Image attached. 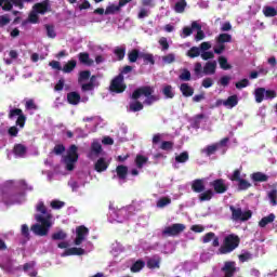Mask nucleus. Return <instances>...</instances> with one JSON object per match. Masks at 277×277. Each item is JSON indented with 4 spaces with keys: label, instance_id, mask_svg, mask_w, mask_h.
I'll list each match as a JSON object with an SVG mask.
<instances>
[{
    "label": "nucleus",
    "instance_id": "obj_59",
    "mask_svg": "<svg viewBox=\"0 0 277 277\" xmlns=\"http://www.w3.org/2000/svg\"><path fill=\"white\" fill-rule=\"evenodd\" d=\"M237 184H238V189H240V192L249 189V187L251 186L250 182H248V180H246V177L240 180Z\"/></svg>",
    "mask_w": 277,
    "mask_h": 277
},
{
    "label": "nucleus",
    "instance_id": "obj_50",
    "mask_svg": "<svg viewBox=\"0 0 277 277\" xmlns=\"http://www.w3.org/2000/svg\"><path fill=\"white\" fill-rule=\"evenodd\" d=\"M66 237H68V235L66 234V232L64 230H57L52 235V239L54 241H64V239H66Z\"/></svg>",
    "mask_w": 277,
    "mask_h": 277
},
{
    "label": "nucleus",
    "instance_id": "obj_42",
    "mask_svg": "<svg viewBox=\"0 0 277 277\" xmlns=\"http://www.w3.org/2000/svg\"><path fill=\"white\" fill-rule=\"evenodd\" d=\"M145 163H148V157L144 155H137L135 158V166L141 170Z\"/></svg>",
    "mask_w": 277,
    "mask_h": 277
},
{
    "label": "nucleus",
    "instance_id": "obj_3",
    "mask_svg": "<svg viewBox=\"0 0 277 277\" xmlns=\"http://www.w3.org/2000/svg\"><path fill=\"white\" fill-rule=\"evenodd\" d=\"M88 235H90V230L85 226H79L76 228V237L74 239L75 246H81L80 248L72 247L66 249L65 252L61 254V256H81L83 254H88L94 250V245L88 241Z\"/></svg>",
    "mask_w": 277,
    "mask_h": 277
},
{
    "label": "nucleus",
    "instance_id": "obj_48",
    "mask_svg": "<svg viewBox=\"0 0 277 277\" xmlns=\"http://www.w3.org/2000/svg\"><path fill=\"white\" fill-rule=\"evenodd\" d=\"M140 55H142V52H140L138 50H132L128 54V60L129 62H131V64H134V62H137V60H140Z\"/></svg>",
    "mask_w": 277,
    "mask_h": 277
},
{
    "label": "nucleus",
    "instance_id": "obj_55",
    "mask_svg": "<svg viewBox=\"0 0 277 277\" xmlns=\"http://www.w3.org/2000/svg\"><path fill=\"white\" fill-rule=\"evenodd\" d=\"M219 64H220L222 70H230V64H228V60H226V57L220 56Z\"/></svg>",
    "mask_w": 277,
    "mask_h": 277
},
{
    "label": "nucleus",
    "instance_id": "obj_13",
    "mask_svg": "<svg viewBox=\"0 0 277 277\" xmlns=\"http://www.w3.org/2000/svg\"><path fill=\"white\" fill-rule=\"evenodd\" d=\"M185 228V224L175 223L171 226L164 227L162 235H164V237H176V235H181Z\"/></svg>",
    "mask_w": 277,
    "mask_h": 277
},
{
    "label": "nucleus",
    "instance_id": "obj_64",
    "mask_svg": "<svg viewBox=\"0 0 277 277\" xmlns=\"http://www.w3.org/2000/svg\"><path fill=\"white\" fill-rule=\"evenodd\" d=\"M45 29L48 38H55V36H57V34L55 32V27H53V25H45Z\"/></svg>",
    "mask_w": 277,
    "mask_h": 277
},
{
    "label": "nucleus",
    "instance_id": "obj_61",
    "mask_svg": "<svg viewBox=\"0 0 277 277\" xmlns=\"http://www.w3.org/2000/svg\"><path fill=\"white\" fill-rule=\"evenodd\" d=\"M194 23H192V27H184L181 34V38H188V36H192L194 34Z\"/></svg>",
    "mask_w": 277,
    "mask_h": 277
},
{
    "label": "nucleus",
    "instance_id": "obj_58",
    "mask_svg": "<svg viewBox=\"0 0 277 277\" xmlns=\"http://www.w3.org/2000/svg\"><path fill=\"white\" fill-rule=\"evenodd\" d=\"M200 53H201L200 48L193 47V48H190V50H188L187 55H188V57L194 58V57L200 56L201 55Z\"/></svg>",
    "mask_w": 277,
    "mask_h": 277
},
{
    "label": "nucleus",
    "instance_id": "obj_18",
    "mask_svg": "<svg viewBox=\"0 0 277 277\" xmlns=\"http://www.w3.org/2000/svg\"><path fill=\"white\" fill-rule=\"evenodd\" d=\"M88 101H90V97H88L87 95H83L81 97V95L78 92H69L67 94V102L69 103V105H77L78 103H88Z\"/></svg>",
    "mask_w": 277,
    "mask_h": 277
},
{
    "label": "nucleus",
    "instance_id": "obj_53",
    "mask_svg": "<svg viewBox=\"0 0 277 277\" xmlns=\"http://www.w3.org/2000/svg\"><path fill=\"white\" fill-rule=\"evenodd\" d=\"M252 180L259 183H264L267 181V176L262 172H256L252 174Z\"/></svg>",
    "mask_w": 277,
    "mask_h": 277
},
{
    "label": "nucleus",
    "instance_id": "obj_5",
    "mask_svg": "<svg viewBox=\"0 0 277 277\" xmlns=\"http://www.w3.org/2000/svg\"><path fill=\"white\" fill-rule=\"evenodd\" d=\"M131 215H135V206H128L116 210L115 208H109L108 220L109 222H126Z\"/></svg>",
    "mask_w": 277,
    "mask_h": 277
},
{
    "label": "nucleus",
    "instance_id": "obj_47",
    "mask_svg": "<svg viewBox=\"0 0 277 277\" xmlns=\"http://www.w3.org/2000/svg\"><path fill=\"white\" fill-rule=\"evenodd\" d=\"M149 16H150V9L146 6H141L138 9L137 18L144 19V18H148Z\"/></svg>",
    "mask_w": 277,
    "mask_h": 277
},
{
    "label": "nucleus",
    "instance_id": "obj_37",
    "mask_svg": "<svg viewBox=\"0 0 277 277\" xmlns=\"http://www.w3.org/2000/svg\"><path fill=\"white\" fill-rule=\"evenodd\" d=\"M180 90H181L183 96H194V88H192L187 83H182L180 87Z\"/></svg>",
    "mask_w": 277,
    "mask_h": 277
},
{
    "label": "nucleus",
    "instance_id": "obj_30",
    "mask_svg": "<svg viewBox=\"0 0 277 277\" xmlns=\"http://www.w3.org/2000/svg\"><path fill=\"white\" fill-rule=\"evenodd\" d=\"M205 183H207V180H195L192 184V189L196 194H202L205 192Z\"/></svg>",
    "mask_w": 277,
    "mask_h": 277
},
{
    "label": "nucleus",
    "instance_id": "obj_29",
    "mask_svg": "<svg viewBox=\"0 0 277 277\" xmlns=\"http://www.w3.org/2000/svg\"><path fill=\"white\" fill-rule=\"evenodd\" d=\"M83 122H91V124H87V129L94 133V131H96V126L101 122V119L98 117H87L83 118Z\"/></svg>",
    "mask_w": 277,
    "mask_h": 277
},
{
    "label": "nucleus",
    "instance_id": "obj_49",
    "mask_svg": "<svg viewBox=\"0 0 277 277\" xmlns=\"http://www.w3.org/2000/svg\"><path fill=\"white\" fill-rule=\"evenodd\" d=\"M144 265H146V263H144L142 260H138L131 266L130 269L133 272V274H137V272H142V269H144Z\"/></svg>",
    "mask_w": 277,
    "mask_h": 277
},
{
    "label": "nucleus",
    "instance_id": "obj_7",
    "mask_svg": "<svg viewBox=\"0 0 277 277\" xmlns=\"http://www.w3.org/2000/svg\"><path fill=\"white\" fill-rule=\"evenodd\" d=\"M77 150H78L77 145H71L67 149V155L63 157V163L66 170H68V172H71V170H75V163H77L79 159V154H77Z\"/></svg>",
    "mask_w": 277,
    "mask_h": 277
},
{
    "label": "nucleus",
    "instance_id": "obj_22",
    "mask_svg": "<svg viewBox=\"0 0 277 277\" xmlns=\"http://www.w3.org/2000/svg\"><path fill=\"white\" fill-rule=\"evenodd\" d=\"M117 175H114V179H118L119 184L122 185L127 181V174L129 172V168L126 166H118L116 169Z\"/></svg>",
    "mask_w": 277,
    "mask_h": 277
},
{
    "label": "nucleus",
    "instance_id": "obj_10",
    "mask_svg": "<svg viewBox=\"0 0 277 277\" xmlns=\"http://www.w3.org/2000/svg\"><path fill=\"white\" fill-rule=\"evenodd\" d=\"M226 144H228V138H223L220 143H215L213 145L207 146L201 150V153H203V155H207V157H211V155H215L217 150H221L222 154H225Z\"/></svg>",
    "mask_w": 277,
    "mask_h": 277
},
{
    "label": "nucleus",
    "instance_id": "obj_39",
    "mask_svg": "<svg viewBox=\"0 0 277 277\" xmlns=\"http://www.w3.org/2000/svg\"><path fill=\"white\" fill-rule=\"evenodd\" d=\"M120 10H122V8L119 4L110 3V4H108V6L105 10V14L106 15L118 14L120 12Z\"/></svg>",
    "mask_w": 277,
    "mask_h": 277
},
{
    "label": "nucleus",
    "instance_id": "obj_2",
    "mask_svg": "<svg viewBox=\"0 0 277 277\" xmlns=\"http://www.w3.org/2000/svg\"><path fill=\"white\" fill-rule=\"evenodd\" d=\"M36 211L37 214L35 215V220L38 223L34 224L30 227V230L38 237H47L49 230H51V226H53V214L47 210L44 201H38Z\"/></svg>",
    "mask_w": 277,
    "mask_h": 277
},
{
    "label": "nucleus",
    "instance_id": "obj_23",
    "mask_svg": "<svg viewBox=\"0 0 277 277\" xmlns=\"http://www.w3.org/2000/svg\"><path fill=\"white\" fill-rule=\"evenodd\" d=\"M97 85H98V82L96 81V76H92L90 78L89 83L81 84V90H82V92H93L94 88H97Z\"/></svg>",
    "mask_w": 277,
    "mask_h": 277
},
{
    "label": "nucleus",
    "instance_id": "obj_34",
    "mask_svg": "<svg viewBox=\"0 0 277 277\" xmlns=\"http://www.w3.org/2000/svg\"><path fill=\"white\" fill-rule=\"evenodd\" d=\"M13 153H14L15 157H19V158L26 157L27 147H25V145H23V144H17L14 146Z\"/></svg>",
    "mask_w": 277,
    "mask_h": 277
},
{
    "label": "nucleus",
    "instance_id": "obj_17",
    "mask_svg": "<svg viewBox=\"0 0 277 277\" xmlns=\"http://www.w3.org/2000/svg\"><path fill=\"white\" fill-rule=\"evenodd\" d=\"M188 161H189V153L183 151L181 154H175V157L174 159H172L171 163L175 170H179L181 166H183L184 163H187Z\"/></svg>",
    "mask_w": 277,
    "mask_h": 277
},
{
    "label": "nucleus",
    "instance_id": "obj_52",
    "mask_svg": "<svg viewBox=\"0 0 277 277\" xmlns=\"http://www.w3.org/2000/svg\"><path fill=\"white\" fill-rule=\"evenodd\" d=\"M77 67V61L71 60L65 66L63 67V72H72L75 68Z\"/></svg>",
    "mask_w": 277,
    "mask_h": 277
},
{
    "label": "nucleus",
    "instance_id": "obj_45",
    "mask_svg": "<svg viewBox=\"0 0 277 277\" xmlns=\"http://www.w3.org/2000/svg\"><path fill=\"white\" fill-rule=\"evenodd\" d=\"M243 179H246V174H241L240 170H235L234 173L229 175V181H233L236 183L242 181Z\"/></svg>",
    "mask_w": 277,
    "mask_h": 277
},
{
    "label": "nucleus",
    "instance_id": "obj_1",
    "mask_svg": "<svg viewBox=\"0 0 277 277\" xmlns=\"http://www.w3.org/2000/svg\"><path fill=\"white\" fill-rule=\"evenodd\" d=\"M31 190V186L23 180L18 182H9L6 186L0 189V202L4 205H23L25 202V192Z\"/></svg>",
    "mask_w": 277,
    "mask_h": 277
},
{
    "label": "nucleus",
    "instance_id": "obj_40",
    "mask_svg": "<svg viewBox=\"0 0 277 277\" xmlns=\"http://www.w3.org/2000/svg\"><path fill=\"white\" fill-rule=\"evenodd\" d=\"M25 108L28 111V114L34 115L35 111L38 110V105H36V102L34 100H27Z\"/></svg>",
    "mask_w": 277,
    "mask_h": 277
},
{
    "label": "nucleus",
    "instance_id": "obj_60",
    "mask_svg": "<svg viewBox=\"0 0 277 277\" xmlns=\"http://www.w3.org/2000/svg\"><path fill=\"white\" fill-rule=\"evenodd\" d=\"M253 258L252 253L248 251H242V253L238 256L240 263H246L247 261H251Z\"/></svg>",
    "mask_w": 277,
    "mask_h": 277
},
{
    "label": "nucleus",
    "instance_id": "obj_31",
    "mask_svg": "<svg viewBox=\"0 0 277 277\" xmlns=\"http://www.w3.org/2000/svg\"><path fill=\"white\" fill-rule=\"evenodd\" d=\"M16 62H18V51H9V57L4 58V64H6V66H10L12 64H16Z\"/></svg>",
    "mask_w": 277,
    "mask_h": 277
},
{
    "label": "nucleus",
    "instance_id": "obj_11",
    "mask_svg": "<svg viewBox=\"0 0 277 277\" xmlns=\"http://www.w3.org/2000/svg\"><path fill=\"white\" fill-rule=\"evenodd\" d=\"M109 90L113 94H122V92L127 90V84H124V76H122V74H119L113 79Z\"/></svg>",
    "mask_w": 277,
    "mask_h": 277
},
{
    "label": "nucleus",
    "instance_id": "obj_62",
    "mask_svg": "<svg viewBox=\"0 0 277 277\" xmlns=\"http://www.w3.org/2000/svg\"><path fill=\"white\" fill-rule=\"evenodd\" d=\"M65 202L64 201H61V200H57V199H54L50 202V207L52 209H55V210H60V209H63V207H65Z\"/></svg>",
    "mask_w": 277,
    "mask_h": 277
},
{
    "label": "nucleus",
    "instance_id": "obj_15",
    "mask_svg": "<svg viewBox=\"0 0 277 277\" xmlns=\"http://www.w3.org/2000/svg\"><path fill=\"white\" fill-rule=\"evenodd\" d=\"M9 118L10 120H16V126L19 127L21 129L25 127L26 118H25V115H23V110L18 108L11 109L9 114Z\"/></svg>",
    "mask_w": 277,
    "mask_h": 277
},
{
    "label": "nucleus",
    "instance_id": "obj_20",
    "mask_svg": "<svg viewBox=\"0 0 277 277\" xmlns=\"http://www.w3.org/2000/svg\"><path fill=\"white\" fill-rule=\"evenodd\" d=\"M216 105H223L226 109H233L239 105V97L237 95H230L227 100H217Z\"/></svg>",
    "mask_w": 277,
    "mask_h": 277
},
{
    "label": "nucleus",
    "instance_id": "obj_8",
    "mask_svg": "<svg viewBox=\"0 0 277 277\" xmlns=\"http://www.w3.org/2000/svg\"><path fill=\"white\" fill-rule=\"evenodd\" d=\"M239 246V237L230 234L225 237L224 245L219 249V254H230Z\"/></svg>",
    "mask_w": 277,
    "mask_h": 277
},
{
    "label": "nucleus",
    "instance_id": "obj_38",
    "mask_svg": "<svg viewBox=\"0 0 277 277\" xmlns=\"http://www.w3.org/2000/svg\"><path fill=\"white\" fill-rule=\"evenodd\" d=\"M274 220H276V215L274 213H271L267 216H264L260 223L259 226H261V228H265L267 226V224H272V222H274Z\"/></svg>",
    "mask_w": 277,
    "mask_h": 277
},
{
    "label": "nucleus",
    "instance_id": "obj_12",
    "mask_svg": "<svg viewBox=\"0 0 277 277\" xmlns=\"http://www.w3.org/2000/svg\"><path fill=\"white\" fill-rule=\"evenodd\" d=\"M25 1L26 3H31L34 0H0V8H2L4 12H10L12 5H15L18 10H23Z\"/></svg>",
    "mask_w": 277,
    "mask_h": 277
},
{
    "label": "nucleus",
    "instance_id": "obj_14",
    "mask_svg": "<svg viewBox=\"0 0 277 277\" xmlns=\"http://www.w3.org/2000/svg\"><path fill=\"white\" fill-rule=\"evenodd\" d=\"M256 103H263L264 98H276V91L265 90L264 88H258L254 92Z\"/></svg>",
    "mask_w": 277,
    "mask_h": 277
},
{
    "label": "nucleus",
    "instance_id": "obj_36",
    "mask_svg": "<svg viewBox=\"0 0 277 277\" xmlns=\"http://www.w3.org/2000/svg\"><path fill=\"white\" fill-rule=\"evenodd\" d=\"M140 60H143L144 64L155 65V56L153 54L141 52Z\"/></svg>",
    "mask_w": 277,
    "mask_h": 277
},
{
    "label": "nucleus",
    "instance_id": "obj_6",
    "mask_svg": "<svg viewBox=\"0 0 277 277\" xmlns=\"http://www.w3.org/2000/svg\"><path fill=\"white\" fill-rule=\"evenodd\" d=\"M155 93V88L153 87H142L135 90L132 94V98L137 101L141 96H145L144 104L145 105H153V103H157L159 101V96L153 95Z\"/></svg>",
    "mask_w": 277,
    "mask_h": 277
},
{
    "label": "nucleus",
    "instance_id": "obj_9",
    "mask_svg": "<svg viewBox=\"0 0 277 277\" xmlns=\"http://www.w3.org/2000/svg\"><path fill=\"white\" fill-rule=\"evenodd\" d=\"M232 211V220L234 222H248L252 217V212L250 210H241V208H236L234 206L229 207Z\"/></svg>",
    "mask_w": 277,
    "mask_h": 277
},
{
    "label": "nucleus",
    "instance_id": "obj_25",
    "mask_svg": "<svg viewBox=\"0 0 277 277\" xmlns=\"http://www.w3.org/2000/svg\"><path fill=\"white\" fill-rule=\"evenodd\" d=\"M161 94L164 96V98H173L176 96V91L174 90V87L170 84H163L161 88Z\"/></svg>",
    "mask_w": 277,
    "mask_h": 277
},
{
    "label": "nucleus",
    "instance_id": "obj_4",
    "mask_svg": "<svg viewBox=\"0 0 277 277\" xmlns=\"http://www.w3.org/2000/svg\"><path fill=\"white\" fill-rule=\"evenodd\" d=\"M48 12H51V4L49 1L45 0L43 2L36 3L28 15V18L22 22V27H27L29 23L31 25H38V23H40V17L38 15H44Z\"/></svg>",
    "mask_w": 277,
    "mask_h": 277
},
{
    "label": "nucleus",
    "instance_id": "obj_19",
    "mask_svg": "<svg viewBox=\"0 0 277 277\" xmlns=\"http://www.w3.org/2000/svg\"><path fill=\"white\" fill-rule=\"evenodd\" d=\"M109 163H111V158L107 156L98 158L94 163L95 172H105L109 168Z\"/></svg>",
    "mask_w": 277,
    "mask_h": 277
},
{
    "label": "nucleus",
    "instance_id": "obj_41",
    "mask_svg": "<svg viewBox=\"0 0 277 277\" xmlns=\"http://www.w3.org/2000/svg\"><path fill=\"white\" fill-rule=\"evenodd\" d=\"M187 8V1L185 0H179L174 5V11L177 14H183L185 12V9Z\"/></svg>",
    "mask_w": 277,
    "mask_h": 277
},
{
    "label": "nucleus",
    "instance_id": "obj_63",
    "mask_svg": "<svg viewBox=\"0 0 277 277\" xmlns=\"http://www.w3.org/2000/svg\"><path fill=\"white\" fill-rule=\"evenodd\" d=\"M90 75L89 70L81 71L79 74L78 82L83 83V81H88V79H90Z\"/></svg>",
    "mask_w": 277,
    "mask_h": 277
},
{
    "label": "nucleus",
    "instance_id": "obj_57",
    "mask_svg": "<svg viewBox=\"0 0 277 277\" xmlns=\"http://www.w3.org/2000/svg\"><path fill=\"white\" fill-rule=\"evenodd\" d=\"M162 64H173V62L176 60V55L174 53H169L161 57Z\"/></svg>",
    "mask_w": 277,
    "mask_h": 277
},
{
    "label": "nucleus",
    "instance_id": "obj_35",
    "mask_svg": "<svg viewBox=\"0 0 277 277\" xmlns=\"http://www.w3.org/2000/svg\"><path fill=\"white\" fill-rule=\"evenodd\" d=\"M169 205H172V199L170 197H161L157 200L156 207L158 209H166Z\"/></svg>",
    "mask_w": 277,
    "mask_h": 277
},
{
    "label": "nucleus",
    "instance_id": "obj_27",
    "mask_svg": "<svg viewBox=\"0 0 277 277\" xmlns=\"http://www.w3.org/2000/svg\"><path fill=\"white\" fill-rule=\"evenodd\" d=\"M202 241L203 243H209L210 241H212V246H214V248H217V246H220V238H217L213 232L206 234L202 238Z\"/></svg>",
    "mask_w": 277,
    "mask_h": 277
},
{
    "label": "nucleus",
    "instance_id": "obj_46",
    "mask_svg": "<svg viewBox=\"0 0 277 277\" xmlns=\"http://www.w3.org/2000/svg\"><path fill=\"white\" fill-rule=\"evenodd\" d=\"M124 252V247L120 242H116L111 246L113 256H118V254Z\"/></svg>",
    "mask_w": 277,
    "mask_h": 277
},
{
    "label": "nucleus",
    "instance_id": "obj_44",
    "mask_svg": "<svg viewBox=\"0 0 277 277\" xmlns=\"http://www.w3.org/2000/svg\"><path fill=\"white\" fill-rule=\"evenodd\" d=\"M79 60H80L81 64H85V66H92V64H94V61H92V58H90V54H88V53H80Z\"/></svg>",
    "mask_w": 277,
    "mask_h": 277
},
{
    "label": "nucleus",
    "instance_id": "obj_26",
    "mask_svg": "<svg viewBox=\"0 0 277 277\" xmlns=\"http://www.w3.org/2000/svg\"><path fill=\"white\" fill-rule=\"evenodd\" d=\"M24 272L30 277L38 276V269L36 268V262H28L24 265Z\"/></svg>",
    "mask_w": 277,
    "mask_h": 277
},
{
    "label": "nucleus",
    "instance_id": "obj_32",
    "mask_svg": "<svg viewBox=\"0 0 277 277\" xmlns=\"http://www.w3.org/2000/svg\"><path fill=\"white\" fill-rule=\"evenodd\" d=\"M161 263V258L158 255H154L147 260V267L149 269H159V265Z\"/></svg>",
    "mask_w": 277,
    "mask_h": 277
},
{
    "label": "nucleus",
    "instance_id": "obj_33",
    "mask_svg": "<svg viewBox=\"0 0 277 277\" xmlns=\"http://www.w3.org/2000/svg\"><path fill=\"white\" fill-rule=\"evenodd\" d=\"M215 196L212 189L203 190L199 194V202H209Z\"/></svg>",
    "mask_w": 277,
    "mask_h": 277
},
{
    "label": "nucleus",
    "instance_id": "obj_56",
    "mask_svg": "<svg viewBox=\"0 0 277 277\" xmlns=\"http://www.w3.org/2000/svg\"><path fill=\"white\" fill-rule=\"evenodd\" d=\"M230 40H233V37L228 34H221L217 38H216V42H221V44H224L226 42H230Z\"/></svg>",
    "mask_w": 277,
    "mask_h": 277
},
{
    "label": "nucleus",
    "instance_id": "obj_24",
    "mask_svg": "<svg viewBox=\"0 0 277 277\" xmlns=\"http://www.w3.org/2000/svg\"><path fill=\"white\" fill-rule=\"evenodd\" d=\"M216 69H217V62L210 61L205 64L202 72L203 75H215Z\"/></svg>",
    "mask_w": 277,
    "mask_h": 277
},
{
    "label": "nucleus",
    "instance_id": "obj_54",
    "mask_svg": "<svg viewBox=\"0 0 277 277\" xmlns=\"http://www.w3.org/2000/svg\"><path fill=\"white\" fill-rule=\"evenodd\" d=\"M144 109V105L137 101L130 103V111H142Z\"/></svg>",
    "mask_w": 277,
    "mask_h": 277
},
{
    "label": "nucleus",
    "instance_id": "obj_51",
    "mask_svg": "<svg viewBox=\"0 0 277 277\" xmlns=\"http://www.w3.org/2000/svg\"><path fill=\"white\" fill-rule=\"evenodd\" d=\"M267 196H268L269 205H272V207H276V205H277V190L276 189L269 190Z\"/></svg>",
    "mask_w": 277,
    "mask_h": 277
},
{
    "label": "nucleus",
    "instance_id": "obj_28",
    "mask_svg": "<svg viewBox=\"0 0 277 277\" xmlns=\"http://www.w3.org/2000/svg\"><path fill=\"white\" fill-rule=\"evenodd\" d=\"M193 29H195V31H197V34L195 36L196 42H200V40H205L206 35H205V31H202V26L200 25V23L193 22Z\"/></svg>",
    "mask_w": 277,
    "mask_h": 277
},
{
    "label": "nucleus",
    "instance_id": "obj_43",
    "mask_svg": "<svg viewBox=\"0 0 277 277\" xmlns=\"http://www.w3.org/2000/svg\"><path fill=\"white\" fill-rule=\"evenodd\" d=\"M114 53L118 60H124V55L127 54V48L124 45H120L115 48Z\"/></svg>",
    "mask_w": 277,
    "mask_h": 277
},
{
    "label": "nucleus",
    "instance_id": "obj_16",
    "mask_svg": "<svg viewBox=\"0 0 277 277\" xmlns=\"http://www.w3.org/2000/svg\"><path fill=\"white\" fill-rule=\"evenodd\" d=\"M102 153H103V145H101V142L98 140H94L91 144V149L88 153V158L92 160L98 159Z\"/></svg>",
    "mask_w": 277,
    "mask_h": 277
},
{
    "label": "nucleus",
    "instance_id": "obj_21",
    "mask_svg": "<svg viewBox=\"0 0 277 277\" xmlns=\"http://www.w3.org/2000/svg\"><path fill=\"white\" fill-rule=\"evenodd\" d=\"M211 187H213L215 194H225L228 190V184H226L225 180L217 179L210 183Z\"/></svg>",
    "mask_w": 277,
    "mask_h": 277
}]
</instances>
